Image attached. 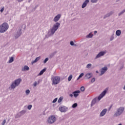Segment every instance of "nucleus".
Returning <instances> with one entry per match:
<instances>
[{"label":"nucleus","instance_id":"1","mask_svg":"<svg viewBox=\"0 0 125 125\" xmlns=\"http://www.w3.org/2000/svg\"><path fill=\"white\" fill-rule=\"evenodd\" d=\"M60 18H61V14H58L54 18L53 21L54 22H56V23L54 24L52 28L48 30L47 34L45 35L46 38H49L51 36H53L55 32L57 31V29H59L60 23L58 22V21L60 20Z\"/></svg>","mask_w":125,"mask_h":125},{"label":"nucleus","instance_id":"2","mask_svg":"<svg viewBox=\"0 0 125 125\" xmlns=\"http://www.w3.org/2000/svg\"><path fill=\"white\" fill-rule=\"evenodd\" d=\"M106 93H107V90H105L99 96L98 98H95L93 99L91 103V107H92L94 105H95V104L98 101H100L101 99H102V98L105 96Z\"/></svg>","mask_w":125,"mask_h":125},{"label":"nucleus","instance_id":"3","mask_svg":"<svg viewBox=\"0 0 125 125\" xmlns=\"http://www.w3.org/2000/svg\"><path fill=\"white\" fill-rule=\"evenodd\" d=\"M22 82V79L19 78L18 79L15 80L13 82H12L10 86L9 87V89L10 90L12 89H15L17 86H19L20 83Z\"/></svg>","mask_w":125,"mask_h":125},{"label":"nucleus","instance_id":"4","mask_svg":"<svg viewBox=\"0 0 125 125\" xmlns=\"http://www.w3.org/2000/svg\"><path fill=\"white\" fill-rule=\"evenodd\" d=\"M9 28V25L6 22H4L0 25V33L2 34L7 31Z\"/></svg>","mask_w":125,"mask_h":125},{"label":"nucleus","instance_id":"5","mask_svg":"<svg viewBox=\"0 0 125 125\" xmlns=\"http://www.w3.org/2000/svg\"><path fill=\"white\" fill-rule=\"evenodd\" d=\"M125 112V107H120L117 109L116 112L114 113V117H120Z\"/></svg>","mask_w":125,"mask_h":125},{"label":"nucleus","instance_id":"6","mask_svg":"<svg viewBox=\"0 0 125 125\" xmlns=\"http://www.w3.org/2000/svg\"><path fill=\"white\" fill-rule=\"evenodd\" d=\"M61 80V78H60V76H54L52 77L51 78L52 84V85L58 84V83H60Z\"/></svg>","mask_w":125,"mask_h":125},{"label":"nucleus","instance_id":"7","mask_svg":"<svg viewBox=\"0 0 125 125\" xmlns=\"http://www.w3.org/2000/svg\"><path fill=\"white\" fill-rule=\"evenodd\" d=\"M55 122H56V117L54 115L50 116L47 120V123L49 125H52V124H54Z\"/></svg>","mask_w":125,"mask_h":125},{"label":"nucleus","instance_id":"8","mask_svg":"<svg viewBox=\"0 0 125 125\" xmlns=\"http://www.w3.org/2000/svg\"><path fill=\"white\" fill-rule=\"evenodd\" d=\"M106 53H107V51L106 50L101 51L96 55V56L95 58V59H98V58H100V57H102V56H104V55Z\"/></svg>","mask_w":125,"mask_h":125},{"label":"nucleus","instance_id":"9","mask_svg":"<svg viewBox=\"0 0 125 125\" xmlns=\"http://www.w3.org/2000/svg\"><path fill=\"white\" fill-rule=\"evenodd\" d=\"M107 70H108V67H107V66H104V67H102L100 70L101 73L100 74V76H103V75H104L105 72H107Z\"/></svg>","mask_w":125,"mask_h":125},{"label":"nucleus","instance_id":"10","mask_svg":"<svg viewBox=\"0 0 125 125\" xmlns=\"http://www.w3.org/2000/svg\"><path fill=\"white\" fill-rule=\"evenodd\" d=\"M59 111L62 113H65L68 111V107L63 106H60L59 108Z\"/></svg>","mask_w":125,"mask_h":125},{"label":"nucleus","instance_id":"11","mask_svg":"<svg viewBox=\"0 0 125 125\" xmlns=\"http://www.w3.org/2000/svg\"><path fill=\"white\" fill-rule=\"evenodd\" d=\"M93 76L92 73H88L85 75V80H89Z\"/></svg>","mask_w":125,"mask_h":125},{"label":"nucleus","instance_id":"12","mask_svg":"<svg viewBox=\"0 0 125 125\" xmlns=\"http://www.w3.org/2000/svg\"><path fill=\"white\" fill-rule=\"evenodd\" d=\"M106 113H107V109L104 108L101 112L100 114V117H104V115H106Z\"/></svg>","mask_w":125,"mask_h":125},{"label":"nucleus","instance_id":"13","mask_svg":"<svg viewBox=\"0 0 125 125\" xmlns=\"http://www.w3.org/2000/svg\"><path fill=\"white\" fill-rule=\"evenodd\" d=\"M79 93H81V91L80 90L75 91L73 92V96H74L75 98H77V97H78Z\"/></svg>","mask_w":125,"mask_h":125},{"label":"nucleus","instance_id":"14","mask_svg":"<svg viewBox=\"0 0 125 125\" xmlns=\"http://www.w3.org/2000/svg\"><path fill=\"white\" fill-rule=\"evenodd\" d=\"M88 2H89V0H85L82 5V8H84L87 5Z\"/></svg>","mask_w":125,"mask_h":125},{"label":"nucleus","instance_id":"15","mask_svg":"<svg viewBox=\"0 0 125 125\" xmlns=\"http://www.w3.org/2000/svg\"><path fill=\"white\" fill-rule=\"evenodd\" d=\"M30 68H29V66L27 65H25L22 68L21 71L22 72H25L26 71H29Z\"/></svg>","mask_w":125,"mask_h":125},{"label":"nucleus","instance_id":"16","mask_svg":"<svg viewBox=\"0 0 125 125\" xmlns=\"http://www.w3.org/2000/svg\"><path fill=\"white\" fill-rule=\"evenodd\" d=\"M114 12H110L107 14H106L104 17V19H105V18H107V17H110V16H111V15H112L113 14Z\"/></svg>","mask_w":125,"mask_h":125},{"label":"nucleus","instance_id":"17","mask_svg":"<svg viewBox=\"0 0 125 125\" xmlns=\"http://www.w3.org/2000/svg\"><path fill=\"white\" fill-rule=\"evenodd\" d=\"M40 59H41V57L36 58L35 60L32 62V64H35V63H37V62H38Z\"/></svg>","mask_w":125,"mask_h":125},{"label":"nucleus","instance_id":"18","mask_svg":"<svg viewBox=\"0 0 125 125\" xmlns=\"http://www.w3.org/2000/svg\"><path fill=\"white\" fill-rule=\"evenodd\" d=\"M121 34H122V31H121L120 30H117L116 31V35L118 37H120V36H121Z\"/></svg>","mask_w":125,"mask_h":125},{"label":"nucleus","instance_id":"19","mask_svg":"<svg viewBox=\"0 0 125 125\" xmlns=\"http://www.w3.org/2000/svg\"><path fill=\"white\" fill-rule=\"evenodd\" d=\"M93 37V34H92V33L90 32L88 35H87L86 36V39H90Z\"/></svg>","mask_w":125,"mask_h":125},{"label":"nucleus","instance_id":"20","mask_svg":"<svg viewBox=\"0 0 125 125\" xmlns=\"http://www.w3.org/2000/svg\"><path fill=\"white\" fill-rule=\"evenodd\" d=\"M20 36H21V32L19 31L16 34H15V39H18V38L20 37Z\"/></svg>","mask_w":125,"mask_h":125},{"label":"nucleus","instance_id":"21","mask_svg":"<svg viewBox=\"0 0 125 125\" xmlns=\"http://www.w3.org/2000/svg\"><path fill=\"white\" fill-rule=\"evenodd\" d=\"M13 61H14V58L13 57H12L10 58V60L8 61V63H12V62H13Z\"/></svg>","mask_w":125,"mask_h":125},{"label":"nucleus","instance_id":"22","mask_svg":"<svg viewBox=\"0 0 125 125\" xmlns=\"http://www.w3.org/2000/svg\"><path fill=\"white\" fill-rule=\"evenodd\" d=\"M63 99H64V98L63 97H60L58 101V103H61V102H62V101H63Z\"/></svg>","mask_w":125,"mask_h":125},{"label":"nucleus","instance_id":"23","mask_svg":"<svg viewBox=\"0 0 125 125\" xmlns=\"http://www.w3.org/2000/svg\"><path fill=\"white\" fill-rule=\"evenodd\" d=\"M26 111L25 110H21L19 112V114H20L21 116H22V115H24L26 113Z\"/></svg>","mask_w":125,"mask_h":125},{"label":"nucleus","instance_id":"24","mask_svg":"<svg viewBox=\"0 0 125 125\" xmlns=\"http://www.w3.org/2000/svg\"><path fill=\"white\" fill-rule=\"evenodd\" d=\"M39 83H40V82H37V81H35V82H34V83H33V86H34L35 87H36V86H37V85H38V84H39Z\"/></svg>","mask_w":125,"mask_h":125},{"label":"nucleus","instance_id":"25","mask_svg":"<svg viewBox=\"0 0 125 125\" xmlns=\"http://www.w3.org/2000/svg\"><path fill=\"white\" fill-rule=\"evenodd\" d=\"M45 71V69L44 68L43 70H42L41 71H40V72L38 74V76H42V74H43V73H44Z\"/></svg>","mask_w":125,"mask_h":125},{"label":"nucleus","instance_id":"26","mask_svg":"<svg viewBox=\"0 0 125 125\" xmlns=\"http://www.w3.org/2000/svg\"><path fill=\"white\" fill-rule=\"evenodd\" d=\"M83 75H84V74H83V73H81L79 76L78 77V78L77 79V81H79V80H80L81 79V78H83Z\"/></svg>","mask_w":125,"mask_h":125},{"label":"nucleus","instance_id":"27","mask_svg":"<svg viewBox=\"0 0 125 125\" xmlns=\"http://www.w3.org/2000/svg\"><path fill=\"white\" fill-rule=\"evenodd\" d=\"M92 66V64H91V63H88V64H87L86 68H87V69H89L91 68Z\"/></svg>","mask_w":125,"mask_h":125},{"label":"nucleus","instance_id":"28","mask_svg":"<svg viewBox=\"0 0 125 125\" xmlns=\"http://www.w3.org/2000/svg\"><path fill=\"white\" fill-rule=\"evenodd\" d=\"M73 79V75H71L68 77V82H71V80Z\"/></svg>","mask_w":125,"mask_h":125},{"label":"nucleus","instance_id":"29","mask_svg":"<svg viewBox=\"0 0 125 125\" xmlns=\"http://www.w3.org/2000/svg\"><path fill=\"white\" fill-rule=\"evenodd\" d=\"M20 117H21V115L19 113L15 116V119H19V118H20Z\"/></svg>","mask_w":125,"mask_h":125},{"label":"nucleus","instance_id":"30","mask_svg":"<svg viewBox=\"0 0 125 125\" xmlns=\"http://www.w3.org/2000/svg\"><path fill=\"white\" fill-rule=\"evenodd\" d=\"M125 9L123 10H122L119 14V16H121V15H122V14H124V13H125Z\"/></svg>","mask_w":125,"mask_h":125},{"label":"nucleus","instance_id":"31","mask_svg":"<svg viewBox=\"0 0 125 125\" xmlns=\"http://www.w3.org/2000/svg\"><path fill=\"white\" fill-rule=\"evenodd\" d=\"M114 34H112V35L111 36L110 38V41L111 42H112V41H113V40H114Z\"/></svg>","mask_w":125,"mask_h":125},{"label":"nucleus","instance_id":"32","mask_svg":"<svg viewBox=\"0 0 125 125\" xmlns=\"http://www.w3.org/2000/svg\"><path fill=\"white\" fill-rule=\"evenodd\" d=\"M98 0H91V2H92V3H96Z\"/></svg>","mask_w":125,"mask_h":125},{"label":"nucleus","instance_id":"33","mask_svg":"<svg viewBox=\"0 0 125 125\" xmlns=\"http://www.w3.org/2000/svg\"><path fill=\"white\" fill-rule=\"evenodd\" d=\"M4 10V7L2 6L1 7V9L0 10V12H1V13H2V12H3Z\"/></svg>","mask_w":125,"mask_h":125},{"label":"nucleus","instance_id":"34","mask_svg":"<svg viewBox=\"0 0 125 125\" xmlns=\"http://www.w3.org/2000/svg\"><path fill=\"white\" fill-rule=\"evenodd\" d=\"M32 107H33V105L32 104H30L27 106L28 110H31L32 109Z\"/></svg>","mask_w":125,"mask_h":125},{"label":"nucleus","instance_id":"35","mask_svg":"<svg viewBox=\"0 0 125 125\" xmlns=\"http://www.w3.org/2000/svg\"><path fill=\"white\" fill-rule=\"evenodd\" d=\"M25 93H26V95L30 94V90H29V89L26 90L25 91Z\"/></svg>","mask_w":125,"mask_h":125},{"label":"nucleus","instance_id":"36","mask_svg":"<svg viewBox=\"0 0 125 125\" xmlns=\"http://www.w3.org/2000/svg\"><path fill=\"white\" fill-rule=\"evenodd\" d=\"M78 106V104L75 103L72 105V108H76Z\"/></svg>","mask_w":125,"mask_h":125},{"label":"nucleus","instance_id":"37","mask_svg":"<svg viewBox=\"0 0 125 125\" xmlns=\"http://www.w3.org/2000/svg\"><path fill=\"white\" fill-rule=\"evenodd\" d=\"M48 61V58H46V59H45L43 63L44 64H45V63H46L47 62V61Z\"/></svg>","mask_w":125,"mask_h":125},{"label":"nucleus","instance_id":"38","mask_svg":"<svg viewBox=\"0 0 125 125\" xmlns=\"http://www.w3.org/2000/svg\"><path fill=\"white\" fill-rule=\"evenodd\" d=\"M80 90H81L82 91H84V87L82 86L80 88Z\"/></svg>","mask_w":125,"mask_h":125},{"label":"nucleus","instance_id":"39","mask_svg":"<svg viewBox=\"0 0 125 125\" xmlns=\"http://www.w3.org/2000/svg\"><path fill=\"white\" fill-rule=\"evenodd\" d=\"M95 82V78H93L91 80V83H94Z\"/></svg>","mask_w":125,"mask_h":125},{"label":"nucleus","instance_id":"40","mask_svg":"<svg viewBox=\"0 0 125 125\" xmlns=\"http://www.w3.org/2000/svg\"><path fill=\"white\" fill-rule=\"evenodd\" d=\"M58 99L57 98H55V99L53 101L52 103H55L57 101Z\"/></svg>","mask_w":125,"mask_h":125},{"label":"nucleus","instance_id":"41","mask_svg":"<svg viewBox=\"0 0 125 125\" xmlns=\"http://www.w3.org/2000/svg\"><path fill=\"white\" fill-rule=\"evenodd\" d=\"M70 45L73 46V45H74L75 44V43H74V42L71 41V42H70Z\"/></svg>","mask_w":125,"mask_h":125},{"label":"nucleus","instance_id":"42","mask_svg":"<svg viewBox=\"0 0 125 125\" xmlns=\"http://www.w3.org/2000/svg\"><path fill=\"white\" fill-rule=\"evenodd\" d=\"M5 123H6V120H4L3 121V122L2 123L1 125H4L5 124Z\"/></svg>","mask_w":125,"mask_h":125},{"label":"nucleus","instance_id":"43","mask_svg":"<svg viewBox=\"0 0 125 125\" xmlns=\"http://www.w3.org/2000/svg\"><path fill=\"white\" fill-rule=\"evenodd\" d=\"M69 96H70V97H73V95L72 94H69Z\"/></svg>","mask_w":125,"mask_h":125},{"label":"nucleus","instance_id":"44","mask_svg":"<svg viewBox=\"0 0 125 125\" xmlns=\"http://www.w3.org/2000/svg\"><path fill=\"white\" fill-rule=\"evenodd\" d=\"M94 35H96V34H97V31H95L94 32Z\"/></svg>","mask_w":125,"mask_h":125},{"label":"nucleus","instance_id":"45","mask_svg":"<svg viewBox=\"0 0 125 125\" xmlns=\"http://www.w3.org/2000/svg\"><path fill=\"white\" fill-rule=\"evenodd\" d=\"M18 1L21 2V1H23V0H18Z\"/></svg>","mask_w":125,"mask_h":125},{"label":"nucleus","instance_id":"46","mask_svg":"<svg viewBox=\"0 0 125 125\" xmlns=\"http://www.w3.org/2000/svg\"><path fill=\"white\" fill-rule=\"evenodd\" d=\"M96 72L97 73V74H98V73H99V72H98V70H97V71H96Z\"/></svg>","mask_w":125,"mask_h":125},{"label":"nucleus","instance_id":"47","mask_svg":"<svg viewBox=\"0 0 125 125\" xmlns=\"http://www.w3.org/2000/svg\"><path fill=\"white\" fill-rule=\"evenodd\" d=\"M118 125H122V124H119Z\"/></svg>","mask_w":125,"mask_h":125}]
</instances>
